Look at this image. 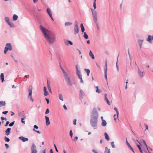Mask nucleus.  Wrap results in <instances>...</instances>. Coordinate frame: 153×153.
Here are the masks:
<instances>
[{"label":"nucleus","mask_w":153,"mask_h":153,"mask_svg":"<svg viewBox=\"0 0 153 153\" xmlns=\"http://www.w3.org/2000/svg\"><path fill=\"white\" fill-rule=\"evenodd\" d=\"M40 28L48 42L50 44H53L56 40L55 35L52 32L41 25H40Z\"/></svg>","instance_id":"obj_1"},{"label":"nucleus","mask_w":153,"mask_h":153,"mask_svg":"<svg viewBox=\"0 0 153 153\" xmlns=\"http://www.w3.org/2000/svg\"><path fill=\"white\" fill-rule=\"evenodd\" d=\"M98 113L97 111L96 108L95 107L94 108L91 113V118L98 119Z\"/></svg>","instance_id":"obj_2"},{"label":"nucleus","mask_w":153,"mask_h":153,"mask_svg":"<svg viewBox=\"0 0 153 153\" xmlns=\"http://www.w3.org/2000/svg\"><path fill=\"white\" fill-rule=\"evenodd\" d=\"M97 122L98 119H90V123L91 125V126L93 127L94 129H96L97 128Z\"/></svg>","instance_id":"obj_3"},{"label":"nucleus","mask_w":153,"mask_h":153,"mask_svg":"<svg viewBox=\"0 0 153 153\" xmlns=\"http://www.w3.org/2000/svg\"><path fill=\"white\" fill-rule=\"evenodd\" d=\"M92 12V16L93 18V19L95 23L97 25V12L96 10H91Z\"/></svg>","instance_id":"obj_4"},{"label":"nucleus","mask_w":153,"mask_h":153,"mask_svg":"<svg viewBox=\"0 0 153 153\" xmlns=\"http://www.w3.org/2000/svg\"><path fill=\"white\" fill-rule=\"evenodd\" d=\"M64 76V77L65 80L67 82V85L70 86L72 85L70 78V77L68 76L67 74L65 75Z\"/></svg>","instance_id":"obj_5"},{"label":"nucleus","mask_w":153,"mask_h":153,"mask_svg":"<svg viewBox=\"0 0 153 153\" xmlns=\"http://www.w3.org/2000/svg\"><path fill=\"white\" fill-rule=\"evenodd\" d=\"M74 30L75 34H76L79 32V28L78 27V22L76 21H75V22Z\"/></svg>","instance_id":"obj_6"},{"label":"nucleus","mask_w":153,"mask_h":153,"mask_svg":"<svg viewBox=\"0 0 153 153\" xmlns=\"http://www.w3.org/2000/svg\"><path fill=\"white\" fill-rule=\"evenodd\" d=\"M31 153H37V150L36 146L34 143H33L31 147Z\"/></svg>","instance_id":"obj_7"},{"label":"nucleus","mask_w":153,"mask_h":153,"mask_svg":"<svg viewBox=\"0 0 153 153\" xmlns=\"http://www.w3.org/2000/svg\"><path fill=\"white\" fill-rule=\"evenodd\" d=\"M76 74L79 79H81L82 78V75L80 71L78 69V65H76Z\"/></svg>","instance_id":"obj_8"},{"label":"nucleus","mask_w":153,"mask_h":153,"mask_svg":"<svg viewBox=\"0 0 153 153\" xmlns=\"http://www.w3.org/2000/svg\"><path fill=\"white\" fill-rule=\"evenodd\" d=\"M29 91V94L28 96V97L29 99H30V100L33 102L34 101L33 99L32 98V89H30V88L28 90Z\"/></svg>","instance_id":"obj_9"},{"label":"nucleus","mask_w":153,"mask_h":153,"mask_svg":"<svg viewBox=\"0 0 153 153\" xmlns=\"http://www.w3.org/2000/svg\"><path fill=\"white\" fill-rule=\"evenodd\" d=\"M6 46L7 47V49H8L10 51H11L12 50V46L10 43H7L6 45Z\"/></svg>","instance_id":"obj_10"},{"label":"nucleus","mask_w":153,"mask_h":153,"mask_svg":"<svg viewBox=\"0 0 153 153\" xmlns=\"http://www.w3.org/2000/svg\"><path fill=\"white\" fill-rule=\"evenodd\" d=\"M153 40V36L149 35L148 36V38L146 39V41L151 43V41Z\"/></svg>","instance_id":"obj_11"},{"label":"nucleus","mask_w":153,"mask_h":153,"mask_svg":"<svg viewBox=\"0 0 153 153\" xmlns=\"http://www.w3.org/2000/svg\"><path fill=\"white\" fill-rule=\"evenodd\" d=\"M19 138L23 142H25L28 140V139L27 138H25L23 136L19 137Z\"/></svg>","instance_id":"obj_12"},{"label":"nucleus","mask_w":153,"mask_h":153,"mask_svg":"<svg viewBox=\"0 0 153 153\" xmlns=\"http://www.w3.org/2000/svg\"><path fill=\"white\" fill-rule=\"evenodd\" d=\"M45 118L46 119V125L47 126H48L50 124L49 118L48 117L45 116Z\"/></svg>","instance_id":"obj_13"},{"label":"nucleus","mask_w":153,"mask_h":153,"mask_svg":"<svg viewBox=\"0 0 153 153\" xmlns=\"http://www.w3.org/2000/svg\"><path fill=\"white\" fill-rule=\"evenodd\" d=\"M33 127H34V128H33V131H35L38 134H41V132L40 131L36 130L35 129V128H36V129L38 128H39L38 126L36 125H35Z\"/></svg>","instance_id":"obj_14"},{"label":"nucleus","mask_w":153,"mask_h":153,"mask_svg":"<svg viewBox=\"0 0 153 153\" xmlns=\"http://www.w3.org/2000/svg\"><path fill=\"white\" fill-rule=\"evenodd\" d=\"M65 44L67 45H68L69 44H70L71 45H73V43L70 41L66 40L64 42Z\"/></svg>","instance_id":"obj_15"},{"label":"nucleus","mask_w":153,"mask_h":153,"mask_svg":"<svg viewBox=\"0 0 153 153\" xmlns=\"http://www.w3.org/2000/svg\"><path fill=\"white\" fill-rule=\"evenodd\" d=\"M143 41V40L138 39V42L140 48H142V45Z\"/></svg>","instance_id":"obj_16"},{"label":"nucleus","mask_w":153,"mask_h":153,"mask_svg":"<svg viewBox=\"0 0 153 153\" xmlns=\"http://www.w3.org/2000/svg\"><path fill=\"white\" fill-rule=\"evenodd\" d=\"M84 93L82 90L79 91V97L80 99H82L83 97Z\"/></svg>","instance_id":"obj_17"},{"label":"nucleus","mask_w":153,"mask_h":153,"mask_svg":"<svg viewBox=\"0 0 153 153\" xmlns=\"http://www.w3.org/2000/svg\"><path fill=\"white\" fill-rule=\"evenodd\" d=\"M11 128H8L7 130L5 131V134L7 135H8L10 133V130H11Z\"/></svg>","instance_id":"obj_18"},{"label":"nucleus","mask_w":153,"mask_h":153,"mask_svg":"<svg viewBox=\"0 0 153 153\" xmlns=\"http://www.w3.org/2000/svg\"><path fill=\"white\" fill-rule=\"evenodd\" d=\"M138 74H139V76H140L141 77H142L143 76V73H145L144 72H141V71H140V70L139 68H138Z\"/></svg>","instance_id":"obj_19"},{"label":"nucleus","mask_w":153,"mask_h":153,"mask_svg":"<svg viewBox=\"0 0 153 153\" xmlns=\"http://www.w3.org/2000/svg\"><path fill=\"white\" fill-rule=\"evenodd\" d=\"M89 55L93 59H95L94 55L93 53L91 51H89Z\"/></svg>","instance_id":"obj_20"},{"label":"nucleus","mask_w":153,"mask_h":153,"mask_svg":"<svg viewBox=\"0 0 153 153\" xmlns=\"http://www.w3.org/2000/svg\"><path fill=\"white\" fill-rule=\"evenodd\" d=\"M104 134L105 135V139L107 141L109 140H110V138L107 133L106 132H105Z\"/></svg>","instance_id":"obj_21"},{"label":"nucleus","mask_w":153,"mask_h":153,"mask_svg":"<svg viewBox=\"0 0 153 153\" xmlns=\"http://www.w3.org/2000/svg\"><path fill=\"white\" fill-rule=\"evenodd\" d=\"M107 125V123L105 120H103L102 121L101 125L102 126L104 127L105 126Z\"/></svg>","instance_id":"obj_22"},{"label":"nucleus","mask_w":153,"mask_h":153,"mask_svg":"<svg viewBox=\"0 0 153 153\" xmlns=\"http://www.w3.org/2000/svg\"><path fill=\"white\" fill-rule=\"evenodd\" d=\"M6 105L5 101H0V107L2 106H4Z\"/></svg>","instance_id":"obj_23"},{"label":"nucleus","mask_w":153,"mask_h":153,"mask_svg":"<svg viewBox=\"0 0 153 153\" xmlns=\"http://www.w3.org/2000/svg\"><path fill=\"white\" fill-rule=\"evenodd\" d=\"M80 27L81 29V31L82 33H83L85 30L84 27L82 23H81L80 24Z\"/></svg>","instance_id":"obj_24"},{"label":"nucleus","mask_w":153,"mask_h":153,"mask_svg":"<svg viewBox=\"0 0 153 153\" xmlns=\"http://www.w3.org/2000/svg\"><path fill=\"white\" fill-rule=\"evenodd\" d=\"M59 99L62 101L64 100L63 97L62 95L61 94H59Z\"/></svg>","instance_id":"obj_25"},{"label":"nucleus","mask_w":153,"mask_h":153,"mask_svg":"<svg viewBox=\"0 0 153 153\" xmlns=\"http://www.w3.org/2000/svg\"><path fill=\"white\" fill-rule=\"evenodd\" d=\"M110 151L109 149H108L107 147H105V153H110Z\"/></svg>","instance_id":"obj_26"},{"label":"nucleus","mask_w":153,"mask_h":153,"mask_svg":"<svg viewBox=\"0 0 153 153\" xmlns=\"http://www.w3.org/2000/svg\"><path fill=\"white\" fill-rule=\"evenodd\" d=\"M1 79L2 82H3L4 81V74L3 73H1L0 75Z\"/></svg>","instance_id":"obj_27"},{"label":"nucleus","mask_w":153,"mask_h":153,"mask_svg":"<svg viewBox=\"0 0 153 153\" xmlns=\"http://www.w3.org/2000/svg\"><path fill=\"white\" fill-rule=\"evenodd\" d=\"M114 109L116 112L117 117L118 118V115H119V113L118 110L117 109V108H116V107H114Z\"/></svg>","instance_id":"obj_28"},{"label":"nucleus","mask_w":153,"mask_h":153,"mask_svg":"<svg viewBox=\"0 0 153 153\" xmlns=\"http://www.w3.org/2000/svg\"><path fill=\"white\" fill-rule=\"evenodd\" d=\"M137 146L139 149L140 151V152L141 153H143L140 146L139 145L137 144Z\"/></svg>","instance_id":"obj_29"},{"label":"nucleus","mask_w":153,"mask_h":153,"mask_svg":"<svg viewBox=\"0 0 153 153\" xmlns=\"http://www.w3.org/2000/svg\"><path fill=\"white\" fill-rule=\"evenodd\" d=\"M18 16L16 14H14L13 16V20L14 21H16L18 19Z\"/></svg>","instance_id":"obj_30"},{"label":"nucleus","mask_w":153,"mask_h":153,"mask_svg":"<svg viewBox=\"0 0 153 153\" xmlns=\"http://www.w3.org/2000/svg\"><path fill=\"white\" fill-rule=\"evenodd\" d=\"M84 35L83 36V37L86 39H88V35L85 32H84Z\"/></svg>","instance_id":"obj_31"},{"label":"nucleus","mask_w":153,"mask_h":153,"mask_svg":"<svg viewBox=\"0 0 153 153\" xmlns=\"http://www.w3.org/2000/svg\"><path fill=\"white\" fill-rule=\"evenodd\" d=\"M84 70L87 73V76H89L90 73V70L89 69L86 68H85Z\"/></svg>","instance_id":"obj_32"},{"label":"nucleus","mask_w":153,"mask_h":153,"mask_svg":"<svg viewBox=\"0 0 153 153\" xmlns=\"http://www.w3.org/2000/svg\"><path fill=\"white\" fill-rule=\"evenodd\" d=\"M7 24L10 26V27H13L14 26V25L12 22H10Z\"/></svg>","instance_id":"obj_33"},{"label":"nucleus","mask_w":153,"mask_h":153,"mask_svg":"<svg viewBox=\"0 0 153 153\" xmlns=\"http://www.w3.org/2000/svg\"><path fill=\"white\" fill-rule=\"evenodd\" d=\"M60 67L63 74L64 76H65V75H66V74H67L66 73V72L64 71V69L61 66H60Z\"/></svg>","instance_id":"obj_34"},{"label":"nucleus","mask_w":153,"mask_h":153,"mask_svg":"<svg viewBox=\"0 0 153 153\" xmlns=\"http://www.w3.org/2000/svg\"><path fill=\"white\" fill-rule=\"evenodd\" d=\"M143 143L144 144V145L146 146V147L147 148V151H148L149 153H150V152L149 151V150L148 149V146H147V144H146V141L144 140H143Z\"/></svg>","instance_id":"obj_35"},{"label":"nucleus","mask_w":153,"mask_h":153,"mask_svg":"<svg viewBox=\"0 0 153 153\" xmlns=\"http://www.w3.org/2000/svg\"><path fill=\"white\" fill-rule=\"evenodd\" d=\"M72 24V23L69 22H67L65 23V26H68L71 25Z\"/></svg>","instance_id":"obj_36"},{"label":"nucleus","mask_w":153,"mask_h":153,"mask_svg":"<svg viewBox=\"0 0 153 153\" xmlns=\"http://www.w3.org/2000/svg\"><path fill=\"white\" fill-rule=\"evenodd\" d=\"M47 11L50 17H51L52 16V12L51 10H47Z\"/></svg>","instance_id":"obj_37"},{"label":"nucleus","mask_w":153,"mask_h":153,"mask_svg":"<svg viewBox=\"0 0 153 153\" xmlns=\"http://www.w3.org/2000/svg\"><path fill=\"white\" fill-rule=\"evenodd\" d=\"M107 65L106 61L105 62V68H104V71L107 72Z\"/></svg>","instance_id":"obj_38"},{"label":"nucleus","mask_w":153,"mask_h":153,"mask_svg":"<svg viewBox=\"0 0 153 153\" xmlns=\"http://www.w3.org/2000/svg\"><path fill=\"white\" fill-rule=\"evenodd\" d=\"M95 88H96V92L98 93H100L101 92V91L98 89V86H96Z\"/></svg>","instance_id":"obj_39"},{"label":"nucleus","mask_w":153,"mask_h":153,"mask_svg":"<svg viewBox=\"0 0 153 153\" xmlns=\"http://www.w3.org/2000/svg\"><path fill=\"white\" fill-rule=\"evenodd\" d=\"M19 115L20 117H25V115L23 113V112H20L19 113Z\"/></svg>","instance_id":"obj_40"},{"label":"nucleus","mask_w":153,"mask_h":153,"mask_svg":"<svg viewBox=\"0 0 153 153\" xmlns=\"http://www.w3.org/2000/svg\"><path fill=\"white\" fill-rule=\"evenodd\" d=\"M119 56V55H118V56L117 60V62H116V68H117V72L119 71V68H118V65H117L118 60V58Z\"/></svg>","instance_id":"obj_41"},{"label":"nucleus","mask_w":153,"mask_h":153,"mask_svg":"<svg viewBox=\"0 0 153 153\" xmlns=\"http://www.w3.org/2000/svg\"><path fill=\"white\" fill-rule=\"evenodd\" d=\"M5 19L6 22L7 23L10 22V20L9 18L7 17H6L5 18Z\"/></svg>","instance_id":"obj_42"},{"label":"nucleus","mask_w":153,"mask_h":153,"mask_svg":"<svg viewBox=\"0 0 153 153\" xmlns=\"http://www.w3.org/2000/svg\"><path fill=\"white\" fill-rule=\"evenodd\" d=\"M4 140L5 141L8 142H9L10 140L9 138L8 137H4Z\"/></svg>","instance_id":"obj_43"},{"label":"nucleus","mask_w":153,"mask_h":153,"mask_svg":"<svg viewBox=\"0 0 153 153\" xmlns=\"http://www.w3.org/2000/svg\"><path fill=\"white\" fill-rule=\"evenodd\" d=\"M15 121H13V122H12L11 123H10L9 124V126H10V127L14 125V123H15Z\"/></svg>","instance_id":"obj_44"},{"label":"nucleus","mask_w":153,"mask_h":153,"mask_svg":"<svg viewBox=\"0 0 153 153\" xmlns=\"http://www.w3.org/2000/svg\"><path fill=\"white\" fill-rule=\"evenodd\" d=\"M105 100L106 101L107 103L109 105H110V103L109 101L108 100L107 98H106V99H105Z\"/></svg>","instance_id":"obj_45"},{"label":"nucleus","mask_w":153,"mask_h":153,"mask_svg":"<svg viewBox=\"0 0 153 153\" xmlns=\"http://www.w3.org/2000/svg\"><path fill=\"white\" fill-rule=\"evenodd\" d=\"M9 50L8 49H7V47H5L4 48V54H6L7 51Z\"/></svg>","instance_id":"obj_46"},{"label":"nucleus","mask_w":153,"mask_h":153,"mask_svg":"<svg viewBox=\"0 0 153 153\" xmlns=\"http://www.w3.org/2000/svg\"><path fill=\"white\" fill-rule=\"evenodd\" d=\"M111 147L113 148H114L115 147V145L114 144V142H111Z\"/></svg>","instance_id":"obj_47"},{"label":"nucleus","mask_w":153,"mask_h":153,"mask_svg":"<svg viewBox=\"0 0 153 153\" xmlns=\"http://www.w3.org/2000/svg\"><path fill=\"white\" fill-rule=\"evenodd\" d=\"M107 72L104 71L105 77L106 80H107Z\"/></svg>","instance_id":"obj_48"},{"label":"nucleus","mask_w":153,"mask_h":153,"mask_svg":"<svg viewBox=\"0 0 153 153\" xmlns=\"http://www.w3.org/2000/svg\"><path fill=\"white\" fill-rule=\"evenodd\" d=\"M107 72L104 71L105 77L106 80H107Z\"/></svg>","instance_id":"obj_49"},{"label":"nucleus","mask_w":153,"mask_h":153,"mask_svg":"<svg viewBox=\"0 0 153 153\" xmlns=\"http://www.w3.org/2000/svg\"><path fill=\"white\" fill-rule=\"evenodd\" d=\"M70 135L71 137H72L73 136V133L72 130H70Z\"/></svg>","instance_id":"obj_50"},{"label":"nucleus","mask_w":153,"mask_h":153,"mask_svg":"<svg viewBox=\"0 0 153 153\" xmlns=\"http://www.w3.org/2000/svg\"><path fill=\"white\" fill-rule=\"evenodd\" d=\"M129 149L131 150L134 153H135L134 149L131 146L130 148H129Z\"/></svg>","instance_id":"obj_51"},{"label":"nucleus","mask_w":153,"mask_h":153,"mask_svg":"<svg viewBox=\"0 0 153 153\" xmlns=\"http://www.w3.org/2000/svg\"><path fill=\"white\" fill-rule=\"evenodd\" d=\"M48 88L49 90V91L51 93H52V91L51 88V86H48Z\"/></svg>","instance_id":"obj_52"},{"label":"nucleus","mask_w":153,"mask_h":153,"mask_svg":"<svg viewBox=\"0 0 153 153\" xmlns=\"http://www.w3.org/2000/svg\"><path fill=\"white\" fill-rule=\"evenodd\" d=\"M44 95L45 96H47L48 95V92L47 91H44Z\"/></svg>","instance_id":"obj_53"},{"label":"nucleus","mask_w":153,"mask_h":153,"mask_svg":"<svg viewBox=\"0 0 153 153\" xmlns=\"http://www.w3.org/2000/svg\"><path fill=\"white\" fill-rule=\"evenodd\" d=\"M49 112H50V111H49V109L48 108L46 109V112H45V114H48V113H49Z\"/></svg>","instance_id":"obj_54"},{"label":"nucleus","mask_w":153,"mask_h":153,"mask_svg":"<svg viewBox=\"0 0 153 153\" xmlns=\"http://www.w3.org/2000/svg\"><path fill=\"white\" fill-rule=\"evenodd\" d=\"M1 118L2 120H5V121H6L7 120V119L6 117H1Z\"/></svg>","instance_id":"obj_55"},{"label":"nucleus","mask_w":153,"mask_h":153,"mask_svg":"<svg viewBox=\"0 0 153 153\" xmlns=\"http://www.w3.org/2000/svg\"><path fill=\"white\" fill-rule=\"evenodd\" d=\"M76 119H75L74 120L73 123L74 125H76Z\"/></svg>","instance_id":"obj_56"},{"label":"nucleus","mask_w":153,"mask_h":153,"mask_svg":"<svg viewBox=\"0 0 153 153\" xmlns=\"http://www.w3.org/2000/svg\"><path fill=\"white\" fill-rule=\"evenodd\" d=\"M93 7H94V9H95L96 8V3L95 2H94L93 3Z\"/></svg>","instance_id":"obj_57"},{"label":"nucleus","mask_w":153,"mask_h":153,"mask_svg":"<svg viewBox=\"0 0 153 153\" xmlns=\"http://www.w3.org/2000/svg\"><path fill=\"white\" fill-rule=\"evenodd\" d=\"M54 146L55 147V150H56V152H58V150L57 149V147H56V145H55V144H54Z\"/></svg>","instance_id":"obj_58"},{"label":"nucleus","mask_w":153,"mask_h":153,"mask_svg":"<svg viewBox=\"0 0 153 153\" xmlns=\"http://www.w3.org/2000/svg\"><path fill=\"white\" fill-rule=\"evenodd\" d=\"M133 140L135 143H136V142H137L140 145V143L137 140H135L134 139H133Z\"/></svg>","instance_id":"obj_59"},{"label":"nucleus","mask_w":153,"mask_h":153,"mask_svg":"<svg viewBox=\"0 0 153 153\" xmlns=\"http://www.w3.org/2000/svg\"><path fill=\"white\" fill-rule=\"evenodd\" d=\"M10 123V122L9 121H7L6 122V123L4 125V126H8V124Z\"/></svg>","instance_id":"obj_60"},{"label":"nucleus","mask_w":153,"mask_h":153,"mask_svg":"<svg viewBox=\"0 0 153 153\" xmlns=\"http://www.w3.org/2000/svg\"><path fill=\"white\" fill-rule=\"evenodd\" d=\"M5 146L7 149H8L9 148V145L8 144H7V143L5 144Z\"/></svg>","instance_id":"obj_61"},{"label":"nucleus","mask_w":153,"mask_h":153,"mask_svg":"<svg viewBox=\"0 0 153 153\" xmlns=\"http://www.w3.org/2000/svg\"><path fill=\"white\" fill-rule=\"evenodd\" d=\"M21 122L22 123H25V121H24V118H21Z\"/></svg>","instance_id":"obj_62"},{"label":"nucleus","mask_w":153,"mask_h":153,"mask_svg":"<svg viewBox=\"0 0 153 153\" xmlns=\"http://www.w3.org/2000/svg\"><path fill=\"white\" fill-rule=\"evenodd\" d=\"M78 139V137L77 136L76 137H75V138L74 139V141L75 142L76 140H77Z\"/></svg>","instance_id":"obj_63"},{"label":"nucleus","mask_w":153,"mask_h":153,"mask_svg":"<svg viewBox=\"0 0 153 153\" xmlns=\"http://www.w3.org/2000/svg\"><path fill=\"white\" fill-rule=\"evenodd\" d=\"M8 112V111H5L2 112V113L4 114H6Z\"/></svg>","instance_id":"obj_64"}]
</instances>
